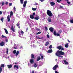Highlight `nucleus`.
<instances>
[{"label": "nucleus", "mask_w": 73, "mask_h": 73, "mask_svg": "<svg viewBox=\"0 0 73 73\" xmlns=\"http://www.w3.org/2000/svg\"><path fill=\"white\" fill-rule=\"evenodd\" d=\"M56 34L57 33H56V31H54V36H56Z\"/></svg>", "instance_id": "nucleus-30"}, {"label": "nucleus", "mask_w": 73, "mask_h": 73, "mask_svg": "<svg viewBox=\"0 0 73 73\" xmlns=\"http://www.w3.org/2000/svg\"><path fill=\"white\" fill-rule=\"evenodd\" d=\"M46 14L47 15H48V16H49V17H52V16H53V14H52V12H51V11L49 10H48L47 11Z\"/></svg>", "instance_id": "nucleus-3"}, {"label": "nucleus", "mask_w": 73, "mask_h": 73, "mask_svg": "<svg viewBox=\"0 0 73 73\" xmlns=\"http://www.w3.org/2000/svg\"><path fill=\"white\" fill-rule=\"evenodd\" d=\"M56 1H57V3H60V1L59 0H57Z\"/></svg>", "instance_id": "nucleus-49"}, {"label": "nucleus", "mask_w": 73, "mask_h": 73, "mask_svg": "<svg viewBox=\"0 0 73 73\" xmlns=\"http://www.w3.org/2000/svg\"><path fill=\"white\" fill-rule=\"evenodd\" d=\"M40 55L41 57V59L43 60V55L42 54H40Z\"/></svg>", "instance_id": "nucleus-25"}, {"label": "nucleus", "mask_w": 73, "mask_h": 73, "mask_svg": "<svg viewBox=\"0 0 73 73\" xmlns=\"http://www.w3.org/2000/svg\"><path fill=\"white\" fill-rule=\"evenodd\" d=\"M32 9L33 11H36V8H32Z\"/></svg>", "instance_id": "nucleus-37"}, {"label": "nucleus", "mask_w": 73, "mask_h": 73, "mask_svg": "<svg viewBox=\"0 0 73 73\" xmlns=\"http://www.w3.org/2000/svg\"><path fill=\"white\" fill-rule=\"evenodd\" d=\"M36 30H37V31H40V29H36Z\"/></svg>", "instance_id": "nucleus-56"}, {"label": "nucleus", "mask_w": 73, "mask_h": 73, "mask_svg": "<svg viewBox=\"0 0 73 73\" xmlns=\"http://www.w3.org/2000/svg\"><path fill=\"white\" fill-rule=\"evenodd\" d=\"M5 66L4 64H1V66L0 67V73H1V72L3 70V69L1 68H4Z\"/></svg>", "instance_id": "nucleus-4"}, {"label": "nucleus", "mask_w": 73, "mask_h": 73, "mask_svg": "<svg viewBox=\"0 0 73 73\" xmlns=\"http://www.w3.org/2000/svg\"><path fill=\"white\" fill-rule=\"evenodd\" d=\"M15 64H16H16H17V63L15 62Z\"/></svg>", "instance_id": "nucleus-64"}, {"label": "nucleus", "mask_w": 73, "mask_h": 73, "mask_svg": "<svg viewBox=\"0 0 73 73\" xmlns=\"http://www.w3.org/2000/svg\"><path fill=\"white\" fill-rule=\"evenodd\" d=\"M47 38H49V35H47Z\"/></svg>", "instance_id": "nucleus-50"}, {"label": "nucleus", "mask_w": 73, "mask_h": 73, "mask_svg": "<svg viewBox=\"0 0 73 73\" xmlns=\"http://www.w3.org/2000/svg\"><path fill=\"white\" fill-rule=\"evenodd\" d=\"M49 30L51 32H53V31L54 30V29L53 28V27H50L49 29Z\"/></svg>", "instance_id": "nucleus-9"}, {"label": "nucleus", "mask_w": 73, "mask_h": 73, "mask_svg": "<svg viewBox=\"0 0 73 73\" xmlns=\"http://www.w3.org/2000/svg\"><path fill=\"white\" fill-rule=\"evenodd\" d=\"M19 25H20V23L19 22H18L17 24V27H18V26H19Z\"/></svg>", "instance_id": "nucleus-39"}, {"label": "nucleus", "mask_w": 73, "mask_h": 73, "mask_svg": "<svg viewBox=\"0 0 73 73\" xmlns=\"http://www.w3.org/2000/svg\"><path fill=\"white\" fill-rule=\"evenodd\" d=\"M35 13H33V15H33V16H34L35 15Z\"/></svg>", "instance_id": "nucleus-48"}, {"label": "nucleus", "mask_w": 73, "mask_h": 73, "mask_svg": "<svg viewBox=\"0 0 73 73\" xmlns=\"http://www.w3.org/2000/svg\"><path fill=\"white\" fill-rule=\"evenodd\" d=\"M21 34H22V35H23V34H24V31H21Z\"/></svg>", "instance_id": "nucleus-42"}, {"label": "nucleus", "mask_w": 73, "mask_h": 73, "mask_svg": "<svg viewBox=\"0 0 73 73\" xmlns=\"http://www.w3.org/2000/svg\"><path fill=\"white\" fill-rule=\"evenodd\" d=\"M5 41H6V42H8V39H6V40H5Z\"/></svg>", "instance_id": "nucleus-53"}, {"label": "nucleus", "mask_w": 73, "mask_h": 73, "mask_svg": "<svg viewBox=\"0 0 73 73\" xmlns=\"http://www.w3.org/2000/svg\"><path fill=\"white\" fill-rule=\"evenodd\" d=\"M1 20L2 22V23H3V21L4 20V18L2 17L1 19Z\"/></svg>", "instance_id": "nucleus-32"}, {"label": "nucleus", "mask_w": 73, "mask_h": 73, "mask_svg": "<svg viewBox=\"0 0 73 73\" xmlns=\"http://www.w3.org/2000/svg\"><path fill=\"white\" fill-rule=\"evenodd\" d=\"M2 6H3V5H4V1H3L2 3Z\"/></svg>", "instance_id": "nucleus-41"}, {"label": "nucleus", "mask_w": 73, "mask_h": 73, "mask_svg": "<svg viewBox=\"0 0 73 73\" xmlns=\"http://www.w3.org/2000/svg\"><path fill=\"white\" fill-rule=\"evenodd\" d=\"M43 38V37H41V38H40L38 37V36H36V38H37V39H42V38Z\"/></svg>", "instance_id": "nucleus-22"}, {"label": "nucleus", "mask_w": 73, "mask_h": 73, "mask_svg": "<svg viewBox=\"0 0 73 73\" xmlns=\"http://www.w3.org/2000/svg\"><path fill=\"white\" fill-rule=\"evenodd\" d=\"M5 4H6V5H8V2H6Z\"/></svg>", "instance_id": "nucleus-51"}, {"label": "nucleus", "mask_w": 73, "mask_h": 73, "mask_svg": "<svg viewBox=\"0 0 73 73\" xmlns=\"http://www.w3.org/2000/svg\"><path fill=\"white\" fill-rule=\"evenodd\" d=\"M40 19V17L38 16L35 17V18H34L35 20H38Z\"/></svg>", "instance_id": "nucleus-19"}, {"label": "nucleus", "mask_w": 73, "mask_h": 73, "mask_svg": "<svg viewBox=\"0 0 73 73\" xmlns=\"http://www.w3.org/2000/svg\"><path fill=\"white\" fill-rule=\"evenodd\" d=\"M67 3H68V4H70V2L67 1Z\"/></svg>", "instance_id": "nucleus-45"}, {"label": "nucleus", "mask_w": 73, "mask_h": 73, "mask_svg": "<svg viewBox=\"0 0 73 73\" xmlns=\"http://www.w3.org/2000/svg\"><path fill=\"white\" fill-rule=\"evenodd\" d=\"M14 9L15 10V11H16V7H14Z\"/></svg>", "instance_id": "nucleus-55"}, {"label": "nucleus", "mask_w": 73, "mask_h": 73, "mask_svg": "<svg viewBox=\"0 0 73 73\" xmlns=\"http://www.w3.org/2000/svg\"><path fill=\"white\" fill-rule=\"evenodd\" d=\"M12 5V3H10L9 4V6H11V5Z\"/></svg>", "instance_id": "nucleus-46"}, {"label": "nucleus", "mask_w": 73, "mask_h": 73, "mask_svg": "<svg viewBox=\"0 0 73 73\" xmlns=\"http://www.w3.org/2000/svg\"><path fill=\"white\" fill-rule=\"evenodd\" d=\"M49 43L48 41H47L46 42L45 44V46H47V45H49Z\"/></svg>", "instance_id": "nucleus-26"}, {"label": "nucleus", "mask_w": 73, "mask_h": 73, "mask_svg": "<svg viewBox=\"0 0 73 73\" xmlns=\"http://www.w3.org/2000/svg\"><path fill=\"white\" fill-rule=\"evenodd\" d=\"M14 49H17V48H16V47H14Z\"/></svg>", "instance_id": "nucleus-62"}, {"label": "nucleus", "mask_w": 73, "mask_h": 73, "mask_svg": "<svg viewBox=\"0 0 73 73\" xmlns=\"http://www.w3.org/2000/svg\"><path fill=\"white\" fill-rule=\"evenodd\" d=\"M50 3L51 6H53V5H55V3L53 2H50Z\"/></svg>", "instance_id": "nucleus-11"}, {"label": "nucleus", "mask_w": 73, "mask_h": 73, "mask_svg": "<svg viewBox=\"0 0 73 73\" xmlns=\"http://www.w3.org/2000/svg\"><path fill=\"white\" fill-rule=\"evenodd\" d=\"M27 1H24L23 3V7L25 8V7H26V5H27Z\"/></svg>", "instance_id": "nucleus-6"}, {"label": "nucleus", "mask_w": 73, "mask_h": 73, "mask_svg": "<svg viewBox=\"0 0 73 73\" xmlns=\"http://www.w3.org/2000/svg\"><path fill=\"white\" fill-rule=\"evenodd\" d=\"M40 1H41V2H43V1H44V0H39Z\"/></svg>", "instance_id": "nucleus-54"}, {"label": "nucleus", "mask_w": 73, "mask_h": 73, "mask_svg": "<svg viewBox=\"0 0 73 73\" xmlns=\"http://www.w3.org/2000/svg\"><path fill=\"white\" fill-rule=\"evenodd\" d=\"M65 48H68V46H68V43H66V44H65Z\"/></svg>", "instance_id": "nucleus-27"}, {"label": "nucleus", "mask_w": 73, "mask_h": 73, "mask_svg": "<svg viewBox=\"0 0 73 73\" xmlns=\"http://www.w3.org/2000/svg\"><path fill=\"white\" fill-rule=\"evenodd\" d=\"M63 61L64 62V63H65V64L66 65H68V62H67V61H66V60H63Z\"/></svg>", "instance_id": "nucleus-17"}, {"label": "nucleus", "mask_w": 73, "mask_h": 73, "mask_svg": "<svg viewBox=\"0 0 73 73\" xmlns=\"http://www.w3.org/2000/svg\"><path fill=\"white\" fill-rule=\"evenodd\" d=\"M20 1L21 4H23V3H24V0H20Z\"/></svg>", "instance_id": "nucleus-28"}, {"label": "nucleus", "mask_w": 73, "mask_h": 73, "mask_svg": "<svg viewBox=\"0 0 73 73\" xmlns=\"http://www.w3.org/2000/svg\"><path fill=\"white\" fill-rule=\"evenodd\" d=\"M1 37H2V38H4L5 37V38H7V37H6V36H4V35H2V36H1Z\"/></svg>", "instance_id": "nucleus-38"}, {"label": "nucleus", "mask_w": 73, "mask_h": 73, "mask_svg": "<svg viewBox=\"0 0 73 73\" xmlns=\"http://www.w3.org/2000/svg\"><path fill=\"white\" fill-rule=\"evenodd\" d=\"M57 68H58V65H56L53 67L52 69L54 70H57Z\"/></svg>", "instance_id": "nucleus-5"}, {"label": "nucleus", "mask_w": 73, "mask_h": 73, "mask_svg": "<svg viewBox=\"0 0 73 73\" xmlns=\"http://www.w3.org/2000/svg\"><path fill=\"white\" fill-rule=\"evenodd\" d=\"M44 28L45 29V31H48V27H45Z\"/></svg>", "instance_id": "nucleus-31"}, {"label": "nucleus", "mask_w": 73, "mask_h": 73, "mask_svg": "<svg viewBox=\"0 0 73 73\" xmlns=\"http://www.w3.org/2000/svg\"><path fill=\"white\" fill-rule=\"evenodd\" d=\"M47 20L48 22L49 23H50L52 22V19H51V18L50 17H48V18L47 19Z\"/></svg>", "instance_id": "nucleus-8"}, {"label": "nucleus", "mask_w": 73, "mask_h": 73, "mask_svg": "<svg viewBox=\"0 0 73 73\" xmlns=\"http://www.w3.org/2000/svg\"><path fill=\"white\" fill-rule=\"evenodd\" d=\"M13 15V12L11 11L10 12V16H12Z\"/></svg>", "instance_id": "nucleus-36"}, {"label": "nucleus", "mask_w": 73, "mask_h": 73, "mask_svg": "<svg viewBox=\"0 0 73 73\" xmlns=\"http://www.w3.org/2000/svg\"><path fill=\"white\" fill-rule=\"evenodd\" d=\"M57 36H60V35L59 34L57 33L56 35Z\"/></svg>", "instance_id": "nucleus-43"}, {"label": "nucleus", "mask_w": 73, "mask_h": 73, "mask_svg": "<svg viewBox=\"0 0 73 73\" xmlns=\"http://www.w3.org/2000/svg\"><path fill=\"white\" fill-rule=\"evenodd\" d=\"M53 50L52 49H50L48 51V53H52V52Z\"/></svg>", "instance_id": "nucleus-13"}, {"label": "nucleus", "mask_w": 73, "mask_h": 73, "mask_svg": "<svg viewBox=\"0 0 73 73\" xmlns=\"http://www.w3.org/2000/svg\"><path fill=\"white\" fill-rule=\"evenodd\" d=\"M40 33H41V32L40 31L36 33V35H39V34H40Z\"/></svg>", "instance_id": "nucleus-40"}, {"label": "nucleus", "mask_w": 73, "mask_h": 73, "mask_svg": "<svg viewBox=\"0 0 73 73\" xmlns=\"http://www.w3.org/2000/svg\"><path fill=\"white\" fill-rule=\"evenodd\" d=\"M4 45V42H1L0 43V46H3Z\"/></svg>", "instance_id": "nucleus-10"}, {"label": "nucleus", "mask_w": 73, "mask_h": 73, "mask_svg": "<svg viewBox=\"0 0 73 73\" xmlns=\"http://www.w3.org/2000/svg\"><path fill=\"white\" fill-rule=\"evenodd\" d=\"M41 60V57H40V56H38L37 59H36L37 61H38L39 60Z\"/></svg>", "instance_id": "nucleus-18"}, {"label": "nucleus", "mask_w": 73, "mask_h": 73, "mask_svg": "<svg viewBox=\"0 0 73 73\" xmlns=\"http://www.w3.org/2000/svg\"><path fill=\"white\" fill-rule=\"evenodd\" d=\"M16 50H14L13 52V53L14 54H16Z\"/></svg>", "instance_id": "nucleus-34"}, {"label": "nucleus", "mask_w": 73, "mask_h": 73, "mask_svg": "<svg viewBox=\"0 0 73 73\" xmlns=\"http://www.w3.org/2000/svg\"><path fill=\"white\" fill-rule=\"evenodd\" d=\"M30 17L31 19H34V16L32 15H30Z\"/></svg>", "instance_id": "nucleus-21"}, {"label": "nucleus", "mask_w": 73, "mask_h": 73, "mask_svg": "<svg viewBox=\"0 0 73 73\" xmlns=\"http://www.w3.org/2000/svg\"><path fill=\"white\" fill-rule=\"evenodd\" d=\"M11 29L13 32H15V29L14 27H13V25L11 26Z\"/></svg>", "instance_id": "nucleus-7"}, {"label": "nucleus", "mask_w": 73, "mask_h": 73, "mask_svg": "<svg viewBox=\"0 0 73 73\" xmlns=\"http://www.w3.org/2000/svg\"><path fill=\"white\" fill-rule=\"evenodd\" d=\"M52 45H50L49 46V49H52Z\"/></svg>", "instance_id": "nucleus-44"}, {"label": "nucleus", "mask_w": 73, "mask_h": 73, "mask_svg": "<svg viewBox=\"0 0 73 73\" xmlns=\"http://www.w3.org/2000/svg\"><path fill=\"white\" fill-rule=\"evenodd\" d=\"M28 28H27V29H26V31H27H27H28Z\"/></svg>", "instance_id": "nucleus-61"}, {"label": "nucleus", "mask_w": 73, "mask_h": 73, "mask_svg": "<svg viewBox=\"0 0 73 73\" xmlns=\"http://www.w3.org/2000/svg\"><path fill=\"white\" fill-rule=\"evenodd\" d=\"M23 48L22 46H21L20 47V49H21V48Z\"/></svg>", "instance_id": "nucleus-63"}, {"label": "nucleus", "mask_w": 73, "mask_h": 73, "mask_svg": "<svg viewBox=\"0 0 73 73\" xmlns=\"http://www.w3.org/2000/svg\"><path fill=\"white\" fill-rule=\"evenodd\" d=\"M2 14V12L1 11H0V15H1Z\"/></svg>", "instance_id": "nucleus-57"}, {"label": "nucleus", "mask_w": 73, "mask_h": 73, "mask_svg": "<svg viewBox=\"0 0 73 73\" xmlns=\"http://www.w3.org/2000/svg\"><path fill=\"white\" fill-rule=\"evenodd\" d=\"M31 59L30 60V62L33 64L34 63V59H35V56L33 54H31Z\"/></svg>", "instance_id": "nucleus-2"}, {"label": "nucleus", "mask_w": 73, "mask_h": 73, "mask_svg": "<svg viewBox=\"0 0 73 73\" xmlns=\"http://www.w3.org/2000/svg\"><path fill=\"white\" fill-rule=\"evenodd\" d=\"M4 30H5V33H6V34H8V31L7 30V29H4Z\"/></svg>", "instance_id": "nucleus-23"}, {"label": "nucleus", "mask_w": 73, "mask_h": 73, "mask_svg": "<svg viewBox=\"0 0 73 73\" xmlns=\"http://www.w3.org/2000/svg\"><path fill=\"white\" fill-rule=\"evenodd\" d=\"M7 66L8 67L9 69H11V68H12V64H10V65H7Z\"/></svg>", "instance_id": "nucleus-12"}, {"label": "nucleus", "mask_w": 73, "mask_h": 73, "mask_svg": "<svg viewBox=\"0 0 73 73\" xmlns=\"http://www.w3.org/2000/svg\"><path fill=\"white\" fill-rule=\"evenodd\" d=\"M64 50V48H61V51Z\"/></svg>", "instance_id": "nucleus-47"}, {"label": "nucleus", "mask_w": 73, "mask_h": 73, "mask_svg": "<svg viewBox=\"0 0 73 73\" xmlns=\"http://www.w3.org/2000/svg\"><path fill=\"white\" fill-rule=\"evenodd\" d=\"M15 56H17L19 55V51H17L16 52V53H15Z\"/></svg>", "instance_id": "nucleus-15"}, {"label": "nucleus", "mask_w": 73, "mask_h": 73, "mask_svg": "<svg viewBox=\"0 0 73 73\" xmlns=\"http://www.w3.org/2000/svg\"><path fill=\"white\" fill-rule=\"evenodd\" d=\"M38 4L37 3H36L35 4V5H38Z\"/></svg>", "instance_id": "nucleus-60"}, {"label": "nucleus", "mask_w": 73, "mask_h": 73, "mask_svg": "<svg viewBox=\"0 0 73 73\" xmlns=\"http://www.w3.org/2000/svg\"><path fill=\"white\" fill-rule=\"evenodd\" d=\"M57 49H58L59 50H61L62 48V46H59L57 47Z\"/></svg>", "instance_id": "nucleus-16"}, {"label": "nucleus", "mask_w": 73, "mask_h": 73, "mask_svg": "<svg viewBox=\"0 0 73 73\" xmlns=\"http://www.w3.org/2000/svg\"><path fill=\"white\" fill-rule=\"evenodd\" d=\"M7 49V51H6V53L7 54H8V48H7L6 49Z\"/></svg>", "instance_id": "nucleus-35"}, {"label": "nucleus", "mask_w": 73, "mask_h": 73, "mask_svg": "<svg viewBox=\"0 0 73 73\" xmlns=\"http://www.w3.org/2000/svg\"><path fill=\"white\" fill-rule=\"evenodd\" d=\"M67 41H68V42H70V41H69V40L68 39V40H67Z\"/></svg>", "instance_id": "nucleus-59"}, {"label": "nucleus", "mask_w": 73, "mask_h": 73, "mask_svg": "<svg viewBox=\"0 0 73 73\" xmlns=\"http://www.w3.org/2000/svg\"><path fill=\"white\" fill-rule=\"evenodd\" d=\"M70 22L71 23L73 24V19H72L71 20H70Z\"/></svg>", "instance_id": "nucleus-33"}, {"label": "nucleus", "mask_w": 73, "mask_h": 73, "mask_svg": "<svg viewBox=\"0 0 73 73\" xmlns=\"http://www.w3.org/2000/svg\"><path fill=\"white\" fill-rule=\"evenodd\" d=\"M55 73H59V72H58L57 71H56V70H55Z\"/></svg>", "instance_id": "nucleus-52"}, {"label": "nucleus", "mask_w": 73, "mask_h": 73, "mask_svg": "<svg viewBox=\"0 0 73 73\" xmlns=\"http://www.w3.org/2000/svg\"><path fill=\"white\" fill-rule=\"evenodd\" d=\"M58 33L59 34H61V33H62V30H59L58 31Z\"/></svg>", "instance_id": "nucleus-29"}, {"label": "nucleus", "mask_w": 73, "mask_h": 73, "mask_svg": "<svg viewBox=\"0 0 73 73\" xmlns=\"http://www.w3.org/2000/svg\"><path fill=\"white\" fill-rule=\"evenodd\" d=\"M7 19H8V21L9 22L10 21V18H9V15H8L7 17Z\"/></svg>", "instance_id": "nucleus-20"}, {"label": "nucleus", "mask_w": 73, "mask_h": 73, "mask_svg": "<svg viewBox=\"0 0 73 73\" xmlns=\"http://www.w3.org/2000/svg\"><path fill=\"white\" fill-rule=\"evenodd\" d=\"M64 54L65 53L63 52L58 50L56 53L55 54L58 57L62 58H63V56H63V55H64Z\"/></svg>", "instance_id": "nucleus-1"}, {"label": "nucleus", "mask_w": 73, "mask_h": 73, "mask_svg": "<svg viewBox=\"0 0 73 73\" xmlns=\"http://www.w3.org/2000/svg\"><path fill=\"white\" fill-rule=\"evenodd\" d=\"M60 8H63V6H60Z\"/></svg>", "instance_id": "nucleus-58"}, {"label": "nucleus", "mask_w": 73, "mask_h": 73, "mask_svg": "<svg viewBox=\"0 0 73 73\" xmlns=\"http://www.w3.org/2000/svg\"><path fill=\"white\" fill-rule=\"evenodd\" d=\"M33 66L34 68H36V67L37 66V65L36 64V63H34Z\"/></svg>", "instance_id": "nucleus-24"}, {"label": "nucleus", "mask_w": 73, "mask_h": 73, "mask_svg": "<svg viewBox=\"0 0 73 73\" xmlns=\"http://www.w3.org/2000/svg\"><path fill=\"white\" fill-rule=\"evenodd\" d=\"M14 68H17V69H19V66L15 65L14 66Z\"/></svg>", "instance_id": "nucleus-14"}]
</instances>
